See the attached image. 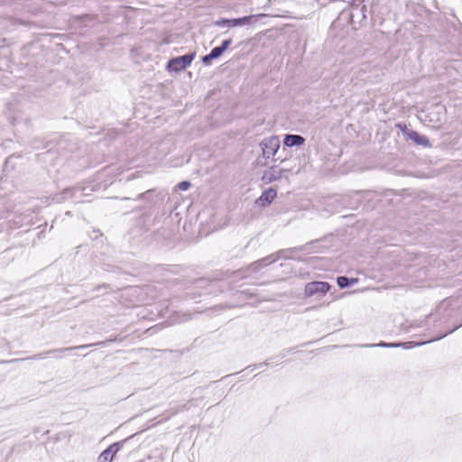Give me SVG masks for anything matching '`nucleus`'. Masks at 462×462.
Wrapping results in <instances>:
<instances>
[{
  "instance_id": "nucleus-19",
  "label": "nucleus",
  "mask_w": 462,
  "mask_h": 462,
  "mask_svg": "<svg viewBox=\"0 0 462 462\" xmlns=\"http://www.w3.org/2000/svg\"><path fill=\"white\" fill-rule=\"evenodd\" d=\"M401 344V346L404 347V348H410V347H412L415 344H413L412 342H405V343H400ZM423 343H419L418 345H422Z\"/></svg>"
},
{
  "instance_id": "nucleus-9",
  "label": "nucleus",
  "mask_w": 462,
  "mask_h": 462,
  "mask_svg": "<svg viewBox=\"0 0 462 462\" xmlns=\"http://www.w3.org/2000/svg\"><path fill=\"white\" fill-rule=\"evenodd\" d=\"M305 139L298 134H287L284 137L283 143L285 146L292 147V146H300L303 144Z\"/></svg>"
},
{
  "instance_id": "nucleus-2",
  "label": "nucleus",
  "mask_w": 462,
  "mask_h": 462,
  "mask_svg": "<svg viewBox=\"0 0 462 462\" xmlns=\"http://www.w3.org/2000/svg\"><path fill=\"white\" fill-rule=\"evenodd\" d=\"M195 52H192L185 54L183 56L173 58L171 60H169L167 69L171 71L175 72L185 69L188 66L190 65V63L195 58Z\"/></svg>"
},
{
  "instance_id": "nucleus-10",
  "label": "nucleus",
  "mask_w": 462,
  "mask_h": 462,
  "mask_svg": "<svg viewBox=\"0 0 462 462\" xmlns=\"http://www.w3.org/2000/svg\"><path fill=\"white\" fill-rule=\"evenodd\" d=\"M406 134L409 139L412 140L417 144H420V145H422L425 147L430 146V141L425 135H421L415 131H409Z\"/></svg>"
},
{
  "instance_id": "nucleus-7",
  "label": "nucleus",
  "mask_w": 462,
  "mask_h": 462,
  "mask_svg": "<svg viewBox=\"0 0 462 462\" xmlns=\"http://www.w3.org/2000/svg\"><path fill=\"white\" fill-rule=\"evenodd\" d=\"M282 176V171L276 169L274 167H271L266 170L263 175V180L266 183L273 182L276 180L281 179Z\"/></svg>"
},
{
  "instance_id": "nucleus-8",
  "label": "nucleus",
  "mask_w": 462,
  "mask_h": 462,
  "mask_svg": "<svg viewBox=\"0 0 462 462\" xmlns=\"http://www.w3.org/2000/svg\"><path fill=\"white\" fill-rule=\"evenodd\" d=\"M277 192L274 189L270 188L267 190H265L261 197L257 199V203L260 206H266L269 205L276 197Z\"/></svg>"
},
{
  "instance_id": "nucleus-18",
  "label": "nucleus",
  "mask_w": 462,
  "mask_h": 462,
  "mask_svg": "<svg viewBox=\"0 0 462 462\" xmlns=\"http://www.w3.org/2000/svg\"><path fill=\"white\" fill-rule=\"evenodd\" d=\"M212 60L214 59L210 57V53L202 58V61L205 65H209Z\"/></svg>"
},
{
  "instance_id": "nucleus-23",
  "label": "nucleus",
  "mask_w": 462,
  "mask_h": 462,
  "mask_svg": "<svg viewBox=\"0 0 462 462\" xmlns=\"http://www.w3.org/2000/svg\"><path fill=\"white\" fill-rule=\"evenodd\" d=\"M64 193H65V194H69V195H70V194H71V190H70V189H66Z\"/></svg>"
},
{
  "instance_id": "nucleus-5",
  "label": "nucleus",
  "mask_w": 462,
  "mask_h": 462,
  "mask_svg": "<svg viewBox=\"0 0 462 462\" xmlns=\"http://www.w3.org/2000/svg\"><path fill=\"white\" fill-rule=\"evenodd\" d=\"M445 107L436 105L427 115L428 120L435 125L440 124L444 120Z\"/></svg>"
},
{
  "instance_id": "nucleus-14",
  "label": "nucleus",
  "mask_w": 462,
  "mask_h": 462,
  "mask_svg": "<svg viewBox=\"0 0 462 462\" xmlns=\"http://www.w3.org/2000/svg\"><path fill=\"white\" fill-rule=\"evenodd\" d=\"M337 285L340 288H346L350 283L354 284L356 281L352 279L351 282H349L348 278H346V276H340V277L337 278Z\"/></svg>"
},
{
  "instance_id": "nucleus-12",
  "label": "nucleus",
  "mask_w": 462,
  "mask_h": 462,
  "mask_svg": "<svg viewBox=\"0 0 462 462\" xmlns=\"http://www.w3.org/2000/svg\"><path fill=\"white\" fill-rule=\"evenodd\" d=\"M277 260V257L274 255H269L266 258L261 259L253 264H251L250 268L253 270H258L263 265H267L269 263H274Z\"/></svg>"
},
{
  "instance_id": "nucleus-21",
  "label": "nucleus",
  "mask_w": 462,
  "mask_h": 462,
  "mask_svg": "<svg viewBox=\"0 0 462 462\" xmlns=\"http://www.w3.org/2000/svg\"><path fill=\"white\" fill-rule=\"evenodd\" d=\"M368 346H382V347H387V343L381 342L377 345H369Z\"/></svg>"
},
{
  "instance_id": "nucleus-22",
  "label": "nucleus",
  "mask_w": 462,
  "mask_h": 462,
  "mask_svg": "<svg viewBox=\"0 0 462 462\" xmlns=\"http://www.w3.org/2000/svg\"><path fill=\"white\" fill-rule=\"evenodd\" d=\"M401 346L399 343H387V347H398Z\"/></svg>"
},
{
  "instance_id": "nucleus-6",
  "label": "nucleus",
  "mask_w": 462,
  "mask_h": 462,
  "mask_svg": "<svg viewBox=\"0 0 462 462\" xmlns=\"http://www.w3.org/2000/svg\"><path fill=\"white\" fill-rule=\"evenodd\" d=\"M121 444L119 442L113 443L105 449L99 456V462H111L116 454L120 450Z\"/></svg>"
},
{
  "instance_id": "nucleus-13",
  "label": "nucleus",
  "mask_w": 462,
  "mask_h": 462,
  "mask_svg": "<svg viewBox=\"0 0 462 462\" xmlns=\"http://www.w3.org/2000/svg\"><path fill=\"white\" fill-rule=\"evenodd\" d=\"M91 346L92 345H81V346H77L62 347V348H59V349L51 350L47 354L56 353V352L63 353V352H69V351H71L74 349H84V348L89 347Z\"/></svg>"
},
{
  "instance_id": "nucleus-1",
  "label": "nucleus",
  "mask_w": 462,
  "mask_h": 462,
  "mask_svg": "<svg viewBox=\"0 0 462 462\" xmlns=\"http://www.w3.org/2000/svg\"><path fill=\"white\" fill-rule=\"evenodd\" d=\"M330 290V285L326 282H311L306 284L304 294L306 297L316 296L321 298Z\"/></svg>"
},
{
  "instance_id": "nucleus-11",
  "label": "nucleus",
  "mask_w": 462,
  "mask_h": 462,
  "mask_svg": "<svg viewBox=\"0 0 462 462\" xmlns=\"http://www.w3.org/2000/svg\"><path fill=\"white\" fill-rule=\"evenodd\" d=\"M231 43H232L231 39L225 40L222 42L221 46L215 47L211 50L210 57H212L213 59L219 58L223 54V52L230 46Z\"/></svg>"
},
{
  "instance_id": "nucleus-17",
  "label": "nucleus",
  "mask_w": 462,
  "mask_h": 462,
  "mask_svg": "<svg viewBox=\"0 0 462 462\" xmlns=\"http://www.w3.org/2000/svg\"><path fill=\"white\" fill-rule=\"evenodd\" d=\"M226 22H227V25L230 26V27L240 26L239 25V22H238V18H236V19H228V20H226Z\"/></svg>"
},
{
  "instance_id": "nucleus-24",
  "label": "nucleus",
  "mask_w": 462,
  "mask_h": 462,
  "mask_svg": "<svg viewBox=\"0 0 462 462\" xmlns=\"http://www.w3.org/2000/svg\"><path fill=\"white\" fill-rule=\"evenodd\" d=\"M56 200H57L58 202H60V201H61V199H59V198H57V199H56Z\"/></svg>"
},
{
  "instance_id": "nucleus-16",
  "label": "nucleus",
  "mask_w": 462,
  "mask_h": 462,
  "mask_svg": "<svg viewBox=\"0 0 462 462\" xmlns=\"http://www.w3.org/2000/svg\"><path fill=\"white\" fill-rule=\"evenodd\" d=\"M190 187L189 181H181L178 184V189L180 190H187Z\"/></svg>"
},
{
  "instance_id": "nucleus-4",
  "label": "nucleus",
  "mask_w": 462,
  "mask_h": 462,
  "mask_svg": "<svg viewBox=\"0 0 462 462\" xmlns=\"http://www.w3.org/2000/svg\"><path fill=\"white\" fill-rule=\"evenodd\" d=\"M350 16L352 20L356 19L359 22L366 18V5L364 0H354L352 2Z\"/></svg>"
},
{
  "instance_id": "nucleus-20",
  "label": "nucleus",
  "mask_w": 462,
  "mask_h": 462,
  "mask_svg": "<svg viewBox=\"0 0 462 462\" xmlns=\"http://www.w3.org/2000/svg\"><path fill=\"white\" fill-rule=\"evenodd\" d=\"M227 19H222L220 21H217L216 23L217 25L218 26H224V25H227V22H226Z\"/></svg>"
},
{
  "instance_id": "nucleus-3",
  "label": "nucleus",
  "mask_w": 462,
  "mask_h": 462,
  "mask_svg": "<svg viewBox=\"0 0 462 462\" xmlns=\"http://www.w3.org/2000/svg\"><path fill=\"white\" fill-rule=\"evenodd\" d=\"M260 145L262 147L263 157L269 159L274 156L277 152L280 147V140L277 136H271L263 139Z\"/></svg>"
},
{
  "instance_id": "nucleus-15",
  "label": "nucleus",
  "mask_w": 462,
  "mask_h": 462,
  "mask_svg": "<svg viewBox=\"0 0 462 462\" xmlns=\"http://www.w3.org/2000/svg\"><path fill=\"white\" fill-rule=\"evenodd\" d=\"M257 17L258 16H256V15H250V16H245L242 18H238L239 25L244 26V25L249 24L252 23V21H254V22L256 21Z\"/></svg>"
}]
</instances>
